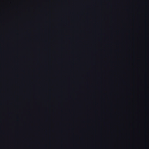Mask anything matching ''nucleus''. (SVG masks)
<instances>
[{"mask_svg":"<svg viewBox=\"0 0 149 149\" xmlns=\"http://www.w3.org/2000/svg\"><path fill=\"white\" fill-rule=\"evenodd\" d=\"M119 93H149V92H119Z\"/></svg>","mask_w":149,"mask_h":149,"instance_id":"nucleus-1","label":"nucleus"}]
</instances>
